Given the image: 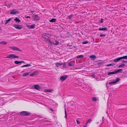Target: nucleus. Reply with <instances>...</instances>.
Returning a JSON list of instances; mask_svg holds the SVG:
<instances>
[{"mask_svg": "<svg viewBox=\"0 0 127 127\" xmlns=\"http://www.w3.org/2000/svg\"><path fill=\"white\" fill-rule=\"evenodd\" d=\"M19 58V57L18 56H16L14 54H11L8 55H7L6 57L5 58H6L11 59H13L14 58Z\"/></svg>", "mask_w": 127, "mask_h": 127, "instance_id": "nucleus-1", "label": "nucleus"}, {"mask_svg": "<svg viewBox=\"0 0 127 127\" xmlns=\"http://www.w3.org/2000/svg\"><path fill=\"white\" fill-rule=\"evenodd\" d=\"M31 114L30 113L26 111H22L20 113V115L23 116H29Z\"/></svg>", "mask_w": 127, "mask_h": 127, "instance_id": "nucleus-2", "label": "nucleus"}, {"mask_svg": "<svg viewBox=\"0 0 127 127\" xmlns=\"http://www.w3.org/2000/svg\"><path fill=\"white\" fill-rule=\"evenodd\" d=\"M42 37L44 38L47 40L49 41V42L50 43H52V42L50 41V38L47 36V35L46 34H44L42 35Z\"/></svg>", "mask_w": 127, "mask_h": 127, "instance_id": "nucleus-3", "label": "nucleus"}, {"mask_svg": "<svg viewBox=\"0 0 127 127\" xmlns=\"http://www.w3.org/2000/svg\"><path fill=\"white\" fill-rule=\"evenodd\" d=\"M19 12L17 11V10L16 9H14L11 10L10 12V14H11L15 15L16 14H18Z\"/></svg>", "mask_w": 127, "mask_h": 127, "instance_id": "nucleus-4", "label": "nucleus"}, {"mask_svg": "<svg viewBox=\"0 0 127 127\" xmlns=\"http://www.w3.org/2000/svg\"><path fill=\"white\" fill-rule=\"evenodd\" d=\"M120 80L119 78H117L115 81H114L113 82H110L109 83V84L112 85V84H115L119 82Z\"/></svg>", "mask_w": 127, "mask_h": 127, "instance_id": "nucleus-5", "label": "nucleus"}, {"mask_svg": "<svg viewBox=\"0 0 127 127\" xmlns=\"http://www.w3.org/2000/svg\"><path fill=\"white\" fill-rule=\"evenodd\" d=\"M13 26L17 30H20L22 28V27L20 25H15Z\"/></svg>", "mask_w": 127, "mask_h": 127, "instance_id": "nucleus-6", "label": "nucleus"}, {"mask_svg": "<svg viewBox=\"0 0 127 127\" xmlns=\"http://www.w3.org/2000/svg\"><path fill=\"white\" fill-rule=\"evenodd\" d=\"M27 26L29 29H33L35 28V25L34 24L31 25H27Z\"/></svg>", "mask_w": 127, "mask_h": 127, "instance_id": "nucleus-7", "label": "nucleus"}, {"mask_svg": "<svg viewBox=\"0 0 127 127\" xmlns=\"http://www.w3.org/2000/svg\"><path fill=\"white\" fill-rule=\"evenodd\" d=\"M67 77V75L63 76L60 77V79L62 81H63L65 80Z\"/></svg>", "mask_w": 127, "mask_h": 127, "instance_id": "nucleus-8", "label": "nucleus"}, {"mask_svg": "<svg viewBox=\"0 0 127 127\" xmlns=\"http://www.w3.org/2000/svg\"><path fill=\"white\" fill-rule=\"evenodd\" d=\"M9 48L12 49L13 50H17L21 52L22 51L21 50L19 49L18 48L16 47H10Z\"/></svg>", "mask_w": 127, "mask_h": 127, "instance_id": "nucleus-9", "label": "nucleus"}, {"mask_svg": "<svg viewBox=\"0 0 127 127\" xmlns=\"http://www.w3.org/2000/svg\"><path fill=\"white\" fill-rule=\"evenodd\" d=\"M35 18V20L36 21H38L40 19V18L37 15H35L34 17Z\"/></svg>", "mask_w": 127, "mask_h": 127, "instance_id": "nucleus-10", "label": "nucleus"}, {"mask_svg": "<svg viewBox=\"0 0 127 127\" xmlns=\"http://www.w3.org/2000/svg\"><path fill=\"white\" fill-rule=\"evenodd\" d=\"M38 74V73L37 71H34L30 74V76H34L35 75H37Z\"/></svg>", "mask_w": 127, "mask_h": 127, "instance_id": "nucleus-11", "label": "nucleus"}, {"mask_svg": "<svg viewBox=\"0 0 127 127\" xmlns=\"http://www.w3.org/2000/svg\"><path fill=\"white\" fill-rule=\"evenodd\" d=\"M35 89L37 90H39L40 88V86L38 85H35L34 86Z\"/></svg>", "mask_w": 127, "mask_h": 127, "instance_id": "nucleus-12", "label": "nucleus"}, {"mask_svg": "<svg viewBox=\"0 0 127 127\" xmlns=\"http://www.w3.org/2000/svg\"><path fill=\"white\" fill-rule=\"evenodd\" d=\"M75 63V62L74 61L69 62L68 63V65L69 66H74V65Z\"/></svg>", "mask_w": 127, "mask_h": 127, "instance_id": "nucleus-13", "label": "nucleus"}, {"mask_svg": "<svg viewBox=\"0 0 127 127\" xmlns=\"http://www.w3.org/2000/svg\"><path fill=\"white\" fill-rule=\"evenodd\" d=\"M14 63L16 64H19L21 63H24L25 62L24 61H14Z\"/></svg>", "mask_w": 127, "mask_h": 127, "instance_id": "nucleus-14", "label": "nucleus"}, {"mask_svg": "<svg viewBox=\"0 0 127 127\" xmlns=\"http://www.w3.org/2000/svg\"><path fill=\"white\" fill-rule=\"evenodd\" d=\"M121 57H120L118 58H117L113 60L115 62H118L119 60H121Z\"/></svg>", "mask_w": 127, "mask_h": 127, "instance_id": "nucleus-15", "label": "nucleus"}, {"mask_svg": "<svg viewBox=\"0 0 127 127\" xmlns=\"http://www.w3.org/2000/svg\"><path fill=\"white\" fill-rule=\"evenodd\" d=\"M92 60H94L96 58V56L94 55H92L89 57Z\"/></svg>", "mask_w": 127, "mask_h": 127, "instance_id": "nucleus-16", "label": "nucleus"}, {"mask_svg": "<svg viewBox=\"0 0 127 127\" xmlns=\"http://www.w3.org/2000/svg\"><path fill=\"white\" fill-rule=\"evenodd\" d=\"M98 30L99 31H107V29L106 27H104V28H100Z\"/></svg>", "mask_w": 127, "mask_h": 127, "instance_id": "nucleus-17", "label": "nucleus"}, {"mask_svg": "<svg viewBox=\"0 0 127 127\" xmlns=\"http://www.w3.org/2000/svg\"><path fill=\"white\" fill-rule=\"evenodd\" d=\"M29 73L30 72H25L23 74L22 76L23 77L29 75Z\"/></svg>", "mask_w": 127, "mask_h": 127, "instance_id": "nucleus-18", "label": "nucleus"}, {"mask_svg": "<svg viewBox=\"0 0 127 127\" xmlns=\"http://www.w3.org/2000/svg\"><path fill=\"white\" fill-rule=\"evenodd\" d=\"M103 63L102 62H98L97 63V65L98 67H100L103 64Z\"/></svg>", "mask_w": 127, "mask_h": 127, "instance_id": "nucleus-19", "label": "nucleus"}, {"mask_svg": "<svg viewBox=\"0 0 127 127\" xmlns=\"http://www.w3.org/2000/svg\"><path fill=\"white\" fill-rule=\"evenodd\" d=\"M53 91L52 89H45L44 90V91L45 92H51Z\"/></svg>", "mask_w": 127, "mask_h": 127, "instance_id": "nucleus-20", "label": "nucleus"}, {"mask_svg": "<svg viewBox=\"0 0 127 127\" xmlns=\"http://www.w3.org/2000/svg\"><path fill=\"white\" fill-rule=\"evenodd\" d=\"M122 70V69H120L115 71L116 74L120 72Z\"/></svg>", "mask_w": 127, "mask_h": 127, "instance_id": "nucleus-21", "label": "nucleus"}, {"mask_svg": "<svg viewBox=\"0 0 127 127\" xmlns=\"http://www.w3.org/2000/svg\"><path fill=\"white\" fill-rule=\"evenodd\" d=\"M14 20L16 21V22H21L20 20L17 17H16V18L15 19H14Z\"/></svg>", "mask_w": 127, "mask_h": 127, "instance_id": "nucleus-22", "label": "nucleus"}, {"mask_svg": "<svg viewBox=\"0 0 127 127\" xmlns=\"http://www.w3.org/2000/svg\"><path fill=\"white\" fill-rule=\"evenodd\" d=\"M31 66V65L30 64H26L24 65H23L22 66H21V67H28L29 66Z\"/></svg>", "mask_w": 127, "mask_h": 127, "instance_id": "nucleus-23", "label": "nucleus"}, {"mask_svg": "<svg viewBox=\"0 0 127 127\" xmlns=\"http://www.w3.org/2000/svg\"><path fill=\"white\" fill-rule=\"evenodd\" d=\"M56 21V20L55 19L53 18L50 20V22H55Z\"/></svg>", "mask_w": 127, "mask_h": 127, "instance_id": "nucleus-24", "label": "nucleus"}, {"mask_svg": "<svg viewBox=\"0 0 127 127\" xmlns=\"http://www.w3.org/2000/svg\"><path fill=\"white\" fill-rule=\"evenodd\" d=\"M116 74V73H115V71H114L113 72H109L108 73H107V74L108 75H111V74Z\"/></svg>", "mask_w": 127, "mask_h": 127, "instance_id": "nucleus-25", "label": "nucleus"}, {"mask_svg": "<svg viewBox=\"0 0 127 127\" xmlns=\"http://www.w3.org/2000/svg\"><path fill=\"white\" fill-rule=\"evenodd\" d=\"M11 19L9 18L6 21L5 24L6 25L8 23Z\"/></svg>", "mask_w": 127, "mask_h": 127, "instance_id": "nucleus-26", "label": "nucleus"}, {"mask_svg": "<svg viewBox=\"0 0 127 127\" xmlns=\"http://www.w3.org/2000/svg\"><path fill=\"white\" fill-rule=\"evenodd\" d=\"M7 44V42H6L1 41L0 42V44H1L6 45Z\"/></svg>", "mask_w": 127, "mask_h": 127, "instance_id": "nucleus-27", "label": "nucleus"}, {"mask_svg": "<svg viewBox=\"0 0 127 127\" xmlns=\"http://www.w3.org/2000/svg\"><path fill=\"white\" fill-rule=\"evenodd\" d=\"M83 57V55H80L77 56V58H82Z\"/></svg>", "mask_w": 127, "mask_h": 127, "instance_id": "nucleus-28", "label": "nucleus"}, {"mask_svg": "<svg viewBox=\"0 0 127 127\" xmlns=\"http://www.w3.org/2000/svg\"><path fill=\"white\" fill-rule=\"evenodd\" d=\"M55 42H56V43H52L54 45H58L59 44V42L58 41H56Z\"/></svg>", "mask_w": 127, "mask_h": 127, "instance_id": "nucleus-29", "label": "nucleus"}, {"mask_svg": "<svg viewBox=\"0 0 127 127\" xmlns=\"http://www.w3.org/2000/svg\"><path fill=\"white\" fill-rule=\"evenodd\" d=\"M121 59H127V55L121 57Z\"/></svg>", "mask_w": 127, "mask_h": 127, "instance_id": "nucleus-30", "label": "nucleus"}, {"mask_svg": "<svg viewBox=\"0 0 127 127\" xmlns=\"http://www.w3.org/2000/svg\"><path fill=\"white\" fill-rule=\"evenodd\" d=\"M92 119H89L88 120V121L86 123V124L87 125V124L88 123H90L92 122Z\"/></svg>", "mask_w": 127, "mask_h": 127, "instance_id": "nucleus-31", "label": "nucleus"}, {"mask_svg": "<svg viewBox=\"0 0 127 127\" xmlns=\"http://www.w3.org/2000/svg\"><path fill=\"white\" fill-rule=\"evenodd\" d=\"M88 43V41L87 40H86L85 41H83L82 42V43L83 44H87Z\"/></svg>", "mask_w": 127, "mask_h": 127, "instance_id": "nucleus-32", "label": "nucleus"}, {"mask_svg": "<svg viewBox=\"0 0 127 127\" xmlns=\"http://www.w3.org/2000/svg\"><path fill=\"white\" fill-rule=\"evenodd\" d=\"M125 65V64L124 63L122 64L118 67L119 68L122 67L123 66H124Z\"/></svg>", "mask_w": 127, "mask_h": 127, "instance_id": "nucleus-33", "label": "nucleus"}, {"mask_svg": "<svg viewBox=\"0 0 127 127\" xmlns=\"http://www.w3.org/2000/svg\"><path fill=\"white\" fill-rule=\"evenodd\" d=\"M56 66L57 67H59L60 66V63H56Z\"/></svg>", "mask_w": 127, "mask_h": 127, "instance_id": "nucleus-34", "label": "nucleus"}, {"mask_svg": "<svg viewBox=\"0 0 127 127\" xmlns=\"http://www.w3.org/2000/svg\"><path fill=\"white\" fill-rule=\"evenodd\" d=\"M65 116L64 117L66 119L67 118V114H66V110L65 108Z\"/></svg>", "mask_w": 127, "mask_h": 127, "instance_id": "nucleus-35", "label": "nucleus"}, {"mask_svg": "<svg viewBox=\"0 0 127 127\" xmlns=\"http://www.w3.org/2000/svg\"><path fill=\"white\" fill-rule=\"evenodd\" d=\"M73 16V15L72 14L70 15H69L68 16V18L70 19L72 17V16Z\"/></svg>", "mask_w": 127, "mask_h": 127, "instance_id": "nucleus-36", "label": "nucleus"}, {"mask_svg": "<svg viewBox=\"0 0 127 127\" xmlns=\"http://www.w3.org/2000/svg\"><path fill=\"white\" fill-rule=\"evenodd\" d=\"M92 100L94 101H96L97 99L95 97H93L92 98Z\"/></svg>", "mask_w": 127, "mask_h": 127, "instance_id": "nucleus-37", "label": "nucleus"}, {"mask_svg": "<svg viewBox=\"0 0 127 127\" xmlns=\"http://www.w3.org/2000/svg\"><path fill=\"white\" fill-rule=\"evenodd\" d=\"M100 36L101 37H102V36H104V37H105V36H106V35L105 34H101L100 35Z\"/></svg>", "mask_w": 127, "mask_h": 127, "instance_id": "nucleus-38", "label": "nucleus"}, {"mask_svg": "<svg viewBox=\"0 0 127 127\" xmlns=\"http://www.w3.org/2000/svg\"><path fill=\"white\" fill-rule=\"evenodd\" d=\"M115 65V64H108L107 65V66H113V65Z\"/></svg>", "mask_w": 127, "mask_h": 127, "instance_id": "nucleus-39", "label": "nucleus"}, {"mask_svg": "<svg viewBox=\"0 0 127 127\" xmlns=\"http://www.w3.org/2000/svg\"><path fill=\"white\" fill-rule=\"evenodd\" d=\"M103 19H101V20H100V23H102L103 22Z\"/></svg>", "mask_w": 127, "mask_h": 127, "instance_id": "nucleus-40", "label": "nucleus"}, {"mask_svg": "<svg viewBox=\"0 0 127 127\" xmlns=\"http://www.w3.org/2000/svg\"><path fill=\"white\" fill-rule=\"evenodd\" d=\"M76 121L77 123L78 124H80V122L78 120H77Z\"/></svg>", "mask_w": 127, "mask_h": 127, "instance_id": "nucleus-41", "label": "nucleus"}, {"mask_svg": "<svg viewBox=\"0 0 127 127\" xmlns=\"http://www.w3.org/2000/svg\"><path fill=\"white\" fill-rule=\"evenodd\" d=\"M122 62L124 63H127V61L123 60L122 61Z\"/></svg>", "mask_w": 127, "mask_h": 127, "instance_id": "nucleus-42", "label": "nucleus"}, {"mask_svg": "<svg viewBox=\"0 0 127 127\" xmlns=\"http://www.w3.org/2000/svg\"><path fill=\"white\" fill-rule=\"evenodd\" d=\"M63 65L64 67H66V64H63Z\"/></svg>", "mask_w": 127, "mask_h": 127, "instance_id": "nucleus-43", "label": "nucleus"}, {"mask_svg": "<svg viewBox=\"0 0 127 127\" xmlns=\"http://www.w3.org/2000/svg\"><path fill=\"white\" fill-rule=\"evenodd\" d=\"M26 18H31V17L29 16H27L26 17Z\"/></svg>", "mask_w": 127, "mask_h": 127, "instance_id": "nucleus-44", "label": "nucleus"}, {"mask_svg": "<svg viewBox=\"0 0 127 127\" xmlns=\"http://www.w3.org/2000/svg\"><path fill=\"white\" fill-rule=\"evenodd\" d=\"M50 110L51 111H53V109L51 108L50 109Z\"/></svg>", "mask_w": 127, "mask_h": 127, "instance_id": "nucleus-45", "label": "nucleus"}, {"mask_svg": "<svg viewBox=\"0 0 127 127\" xmlns=\"http://www.w3.org/2000/svg\"><path fill=\"white\" fill-rule=\"evenodd\" d=\"M34 11H31V13H33L34 12Z\"/></svg>", "mask_w": 127, "mask_h": 127, "instance_id": "nucleus-46", "label": "nucleus"}, {"mask_svg": "<svg viewBox=\"0 0 127 127\" xmlns=\"http://www.w3.org/2000/svg\"><path fill=\"white\" fill-rule=\"evenodd\" d=\"M86 125H84L82 127H86Z\"/></svg>", "mask_w": 127, "mask_h": 127, "instance_id": "nucleus-47", "label": "nucleus"}, {"mask_svg": "<svg viewBox=\"0 0 127 127\" xmlns=\"http://www.w3.org/2000/svg\"><path fill=\"white\" fill-rule=\"evenodd\" d=\"M63 63H61V64H60V65H63Z\"/></svg>", "mask_w": 127, "mask_h": 127, "instance_id": "nucleus-48", "label": "nucleus"}, {"mask_svg": "<svg viewBox=\"0 0 127 127\" xmlns=\"http://www.w3.org/2000/svg\"><path fill=\"white\" fill-rule=\"evenodd\" d=\"M104 118V117H103L102 118V119L103 120V119Z\"/></svg>", "mask_w": 127, "mask_h": 127, "instance_id": "nucleus-49", "label": "nucleus"}, {"mask_svg": "<svg viewBox=\"0 0 127 127\" xmlns=\"http://www.w3.org/2000/svg\"><path fill=\"white\" fill-rule=\"evenodd\" d=\"M1 30V29H0V31Z\"/></svg>", "mask_w": 127, "mask_h": 127, "instance_id": "nucleus-50", "label": "nucleus"}]
</instances>
